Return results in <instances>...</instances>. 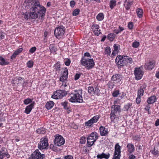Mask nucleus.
Listing matches in <instances>:
<instances>
[{
  "label": "nucleus",
  "mask_w": 159,
  "mask_h": 159,
  "mask_svg": "<svg viewBox=\"0 0 159 159\" xmlns=\"http://www.w3.org/2000/svg\"><path fill=\"white\" fill-rule=\"evenodd\" d=\"M139 45V43L138 42H135L133 43L132 46L134 48H138Z\"/></svg>",
  "instance_id": "nucleus-39"
},
{
  "label": "nucleus",
  "mask_w": 159,
  "mask_h": 159,
  "mask_svg": "<svg viewBox=\"0 0 159 159\" xmlns=\"http://www.w3.org/2000/svg\"><path fill=\"white\" fill-rule=\"evenodd\" d=\"M45 107L48 110L50 109V102H48L46 103Z\"/></svg>",
  "instance_id": "nucleus-59"
},
{
  "label": "nucleus",
  "mask_w": 159,
  "mask_h": 159,
  "mask_svg": "<svg viewBox=\"0 0 159 159\" xmlns=\"http://www.w3.org/2000/svg\"><path fill=\"white\" fill-rule=\"evenodd\" d=\"M36 132L39 134H44L46 132V130L44 128H41L37 129Z\"/></svg>",
  "instance_id": "nucleus-28"
},
{
  "label": "nucleus",
  "mask_w": 159,
  "mask_h": 159,
  "mask_svg": "<svg viewBox=\"0 0 159 159\" xmlns=\"http://www.w3.org/2000/svg\"><path fill=\"white\" fill-rule=\"evenodd\" d=\"M98 134L96 132L91 133L89 136L87 138V144L89 147L92 146L94 143L98 138Z\"/></svg>",
  "instance_id": "nucleus-5"
},
{
  "label": "nucleus",
  "mask_w": 159,
  "mask_h": 159,
  "mask_svg": "<svg viewBox=\"0 0 159 159\" xmlns=\"http://www.w3.org/2000/svg\"><path fill=\"white\" fill-rule=\"evenodd\" d=\"M93 31L94 34L97 36L99 35L101 33V32L100 31V30H98V29Z\"/></svg>",
  "instance_id": "nucleus-48"
},
{
  "label": "nucleus",
  "mask_w": 159,
  "mask_h": 159,
  "mask_svg": "<svg viewBox=\"0 0 159 159\" xmlns=\"http://www.w3.org/2000/svg\"><path fill=\"white\" fill-rule=\"evenodd\" d=\"M85 140H86L85 138L84 137H82V138L80 140V142L82 144L84 143H85Z\"/></svg>",
  "instance_id": "nucleus-62"
},
{
  "label": "nucleus",
  "mask_w": 159,
  "mask_h": 159,
  "mask_svg": "<svg viewBox=\"0 0 159 159\" xmlns=\"http://www.w3.org/2000/svg\"><path fill=\"white\" fill-rule=\"evenodd\" d=\"M110 156V154L109 153H108L107 154H106L104 153H102V154L98 155L97 157L98 159L99 158L101 159L102 158H104L106 159H108L109 157Z\"/></svg>",
  "instance_id": "nucleus-21"
},
{
  "label": "nucleus",
  "mask_w": 159,
  "mask_h": 159,
  "mask_svg": "<svg viewBox=\"0 0 159 159\" xmlns=\"http://www.w3.org/2000/svg\"><path fill=\"white\" fill-rule=\"evenodd\" d=\"M96 18L99 21L102 20L104 18L103 14L102 13H100L97 16Z\"/></svg>",
  "instance_id": "nucleus-30"
},
{
  "label": "nucleus",
  "mask_w": 159,
  "mask_h": 159,
  "mask_svg": "<svg viewBox=\"0 0 159 159\" xmlns=\"http://www.w3.org/2000/svg\"><path fill=\"white\" fill-rule=\"evenodd\" d=\"M36 48L34 47L31 48L29 50V52L31 53H33L36 50Z\"/></svg>",
  "instance_id": "nucleus-46"
},
{
  "label": "nucleus",
  "mask_w": 159,
  "mask_h": 159,
  "mask_svg": "<svg viewBox=\"0 0 159 159\" xmlns=\"http://www.w3.org/2000/svg\"><path fill=\"white\" fill-rule=\"evenodd\" d=\"M48 146V138L46 136H45L40 139L38 144V148L40 150H42L43 149H47Z\"/></svg>",
  "instance_id": "nucleus-4"
},
{
  "label": "nucleus",
  "mask_w": 159,
  "mask_h": 159,
  "mask_svg": "<svg viewBox=\"0 0 159 159\" xmlns=\"http://www.w3.org/2000/svg\"><path fill=\"white\" fill-rule=\"evenodd\" d=\"M125 58L124 56L118 55L115 60L116 62L118 67L124 66L126 64Z\"/></svg>",
  "instance_id": "nucleus-10"
},
{
  "label": "nucleus",
  "mask_w": 159,
  "mask_h": 159,
  "mask_svg": "<svg viewBox=\"0 0 159 159\" xmlns=\"http://www.w3.org/2000/svg\"><path fill=\"white\" fill-rule=\"evenodd\" d=\"M116 3L115 0H111L110 1V6L111 9H112L116 5Z\"/></svg>",
  "instance_id": "nucleus-31"
},
{
  "label": "nucleus",
  "mask_w": 159,
  "mask_h": 159,
  "mask_svg": "<svg viewBox=\"0 0 159 159\" xmlns=\"http://www.w3.org/2000/svg\"><path fill=\"white\" fill-rule=\"evenodd\" d=\"M67 93L66 91L59 90L55 92L51 97L55 99H61Z\"/></svg>",
  "instance_id": "nucleus-7"
},
{
  "label": "nucleus",
  "mask_w": 159,
  "mask_h": 159,
  "mask_svg": "<svg viewBox=\"0 0 159 159\" xmlns=\"http://www.w3.org/2000/svg\"><path fill=\"white\" fill-rule=\"evenodd\" d=\"M133 3L132 1L130 0H125L124 6L125 7L126 9L129 10Z\"/></svg>",
  "instance_id": "nucleus-18"
},
{
  "label": "nucleus",
  "mask_w": 159,
  "mask_h": 159,
  "mask_svg": "<svg viewBox=\"0 0 159 159\" xmlns=\"http://www.w3.org/2000/svg\"><path fill=\"white\" fill-rule=\"evenodd\" d=\"M128 159H134L136 157L133 154L129 155Z\"/></svg>",
  "instance_id": "nucleus-57"
},
{
  "label": "nucleus",
  "mask_w": 159,
  "mask_h": 159,
  "mask_svg": "<svg viewBox=\"0 0 159 159\" xmlns=\"http://www.w3.org/2000/svg\"><path fill=\"white\" fill-rule=\"evenodd\" d=\"M124 57L126 59H125V63L126 62H129V63H131L132 62V59L131 57H129L128 56H124Z\"/></svg>",
  "instance_id": "nucleus-34"
},
{
  "label": "nucleus",
  "mask_w": 159,
  "mask_h": 159,
  "mask_svg": "<svg viewBox=\"0 0 159 159\" xmlns=\"http://www.w3.org/2000/svg\"><path fill=\"white\" fill-rule=\"evenodd\" d=\"M79 12L80 10L78 9H76L73 11L72 15L74 16H76L79 14Z\"/></svg>",
  "instance_id": "nucleus-36"
},
{
  "label": "nucleus",
  "mask_w": 159,
  "mask_h": 159,
  "mask_svg": "<svg viewBox=\"0 0 159 159\" xmlns=\"http://www.w3.org/2000/svg\"><path fill=\"white\" fill-rule=\"evenodd\" d=\"M138 16L139 18H141L143 16V11L140 8H138L136 10Z\"/></svg>",
  "instance_id": "nucleus-25"
},
{
  "label": "nucleus",
  "mask_w": 159,
  "mask_h": 159,
  "mask_svg": "<svg viewBox=\"0 0 159 159\" xmlns=\"http://www.w3.org/2000/svg\"><path fill=\"white\" fill-rule=\"evenodd\" d=\"M56 48H54L53 46H52L51 48L50 49V52H54L56 50Z\"/></svg>",
  "instance_id": "nucleus-63"
},
{
  "label": "nucleus",
  "mask_w": 159,
  "mask_h": 159,
  "mask_svg": "<svg viewBox=\"0 0 159 159\" xmlns=\"http://www.w3.org/2000/svg\"><path fill=\"white\" fill-rule=\"evenodd\" d=\"M111 108L113 109L111 111V114L115 115L120 111V106L116 105L112 106Z\"/></svg>",
  "instance_id": "nucleus-17"
},
{
  "label": "nucleus",
  "mask_w": 159,
  "mask_h": 159,
  "mask_svg": "<svg viewBox=\"0 0 159 159\" xmlns=\"http://www.w3.org/2000/svg\"><path fill=\"white\" fill-rule=\"evenodd\" d=\"M113 47H114V50L113 51H115V52H119V51H118V46H117L116 44H114V46H113Z\"/></svg>",
  "instance_id": "nucleus-54"
},
{
  "label": "nucleus",
  "mask_w": 159,
  "mask_h": 159,
  "mask_svg": "<svg viewBox=\"0 0 159 159\" xmlns=\"http://www.w3.org/2000/svg\"><path fill=\"white\" fill-rule=\"evenodd\" d=\"M119 94V92L118 90H116L113 92L112 96L114 97H116Z\"/></svg>",
  "instance_id": "nucleus-45"
},
{
  "label": "nucleus",
  "mask_w": 159,
  "mask_h": 159,
  "mask_svg": "<svg viewBox=\"0 0 159 159\" xmlns=\"http://www.w3.org/2000/svg\"><path fill=\"white\" fill-rule=\"evenodd\" d=\"M126 147L127 148V151L129 153H131L134 152L135 148L132 144L131 143H128Z\"/></svg>",
  "instance_id": "nucleus-19"
},
{
  "label": "nucleus",
  "mask_w": 159,
  "mask_h": 159,
  "mask_svg": "<svg viewBox=\"0 0 159 159\" xmlns=\"http://www.w3.org/2000/svg\"><path fill=\"white\" fill-rule=\"evenodd\" d=\"M133 139L135 140L140 141V137L139 135H136L134 137Z\"/></svg>",
  "instance_id": "nucleus-50"
},
{
  "label": "nucleus",
  "mask_w": 159,
  "mask_h": 159,
  "mask_svg": "<svg viewBox=\"0 0 159 159\" xmlns=\"http://www.w3.org/2000/svg\"><path fill=\"white\" fill-rule=\"evenodd\" d=\"M128 27L130 29H131L133 28V24L131 22H129L128 24Z\"/></svg>",
  "instance_id": "nucleus-55"
},
{
  "label": "nucleus",
  "mask_w": 159,
  "mask_h": 159,
  "mask_svg": "<svg viewBox=\"0 0 159 159\" xmlns=\"http://www.w3.org/2000/svg\"><path fill=\"white\" fill-rule=\"evenodd\" d=\"M65 143V140L63 137L60 135H56L54 140V145L56 146H61Z\"/></svg>",
  "instance_id": "nucleus-8"
},
{
  "label": "nucleus",
  "mask_w": 159,
  "mask_h": 159,
  "mask_svg": "<svg viewBox=\"0 0 159 159\" xmlns=\"http://www.w3.org/2000/svg\"><path fill=\"white\" fill-rule=\"evenodd\" d=\"M27 66L29 68H31L33 66L34 62L32 60L29 61L27 63Z\"/></svg>",
  "instance_id": "nucleus-33"
},
{
  "label": "nucleus",
  "mask_w": 159,
  "mask_h": 159,
  "mask_svg": "<svg viewBox=\"0 0 159 159\" xmlns=\"http://www.w3.org/2000/svg\"><path fill=\"white\" fill-rule=\"evenodd\" d=\"M70 61L69 59H67L65 62V64L66 66H69L70 65Z\"/></svg>",
  "instance_id": "nucleus-52"
},
{
  "label": "nucleus",
  "mask_w": 159,
  "mask_h": 159,
  "mask_svg": "<svg viewBox=\"0 0 159 159\" xmlns=\"http://www.w3.org/2000/svg\"><path fill=\"white\" fill-rule=\"evenodd\" d=\"M80 75L79 74H76L75 76V80H78L80 76Z\"/></svg>",
  "instance_id": "nucleus-56"
},
{
  "label": "nucleus",
  "mask_w": 159,
  "mask_h": 159,
  "mask_svg": "<svg viewBox=\"0 0 159 159\" xmlns=\"http://www.w3.org/2000/svg\"><path fill=\"white\" fill-rule=\"evenodd\" d=\"M65 28L61 26L57 28L54 30V34L57 38L62 37L64 35L65 32Z\"/></svg>",
  "instance_id": "nucleus-6"
},
{
  "label": "nucleus",
  "mask_w": 159,
  "mask_h": 159,
  "mask_svg": "<svg viewBox=\"0 0 159 159\" xmlns=\"http://www.w3.org/2000/svg\"><path fill=\"white\" fill-rule=\"evenodd\" d=\"M88 92L89 93H91L93 91H94V89L92 87H88Z\"/></svg>",
  "instance_id": "nucleus-49"
},
{
  "label": "nucleus",
  "mask_w": 159,
  "mask_h": 159,
  "mask_svg": "<svg viewBox=\"0 0 159 159\" xmlns=\"http://www.w3.org/2000/svg\"><path fill=\"white\" fill-rule=\"evenodd\" d=\"M154 63L153 61H150L146 63L145 65V68L147 70H152L154 68Z\"/></svg>",
  "instance_id": "nucleus-16"
},
{
  "label": "nucleus",
  "mask_w": 159,
  "mask_h": 159,
  "mask_svg": "<svg viewBox=\"0 0 159 159\" xmlns=\"http://www.w3.org/2000/svg\"><path fill=\"white\" fill-rule=\"evenodd\" d=\"M132 105L130 103H128L125 106L124 110L127 111L129 108Z\"/></svg>",
  "instance_id": "nucleus-42"
},
{
  "label": "nucleus",
  "mask_w": 159,
  "mask_h": 159,
  "mask_svg": "<svg viewBox=\"0 0 159 159\" xmlns=\"http://www.w3.org/2000/svg\"><path fill=\"white\" fill-rule=\"evenodd\" d=\"M81 64L89 69L92 68L94 65V62L93 59L86 58L85 57L82 58Z\"/></svg>",
  "instance_id": "nucleus-3"
},
{
  "label": "nucleus",
  "mask_w": 159,
  "mask_h": 159,
  "mask_svg": "<svg viewBox=\"0 0 159 159\" xmlns=\"http://www.w3.org/2000/svg\"><path fill=\"white\" fill-rule=\"evenodd\" d=\"M141 97L138 96L136 98V102L137 104H139L141 102Z\"/></svg>",
  "instance_id": "nucleus-53"
},
{
  "label": "nucleus",
  "mask_w": 159,
  "mask_h": 159,
  "mask_svg": "<svg viewBox=\"0 0 159 159\" xmlns=\"http://www.w3.org/2000/svg\"><path fill=\"white\" fill-rule=\"evenodd\" d=\"M118 52H115V51H113V52H112L111 57H113L114 56H115L116 54H117Z\"/></svg>",
  "instance_id": "nucleus-61"
},
{
  "label": "nucleus",
  "mask_w": 159,
  "mask_h": 159,
  "mask_svg": "<svg viewBox=\"0 0 159 159\" xmlns=\"http://www.w3.org/2000/svg\"><path fill=\"white\" fill-rule=\"evenodd\" d=\"M111 116L110 118L111 119V121H113L114 119L115 118L116 114L113 115L111 113Z\"/></svg>",
  "instance_id": "nucleus-58"
},
{
  "label": "nucleus",
  "mask_w": 159,
  "mask_h": 159,
  "mask_svg": "<svg viewBox=\"0 0 159 159\" xmlns=\"http://www.w3.org/2000/svg\"><path fill=\"white\" fill-rule=\"evenodd\" d=\"M151 152L154 155H156L158 154L159 151L154 148L153 150H151Z\"/></svg>",
  "instance_id": "nucleus-40"
},
{
  "label": "nucleus",
  "mask_w": 159,
  "mask_h": 159,
  "mask_svg": "<svg viewBox=\"0 0 159 159\" xmlns=\"http://www.w3.org/2000/svg\"><path fill=\"white\" fill-rule=\"evenodd\" d=\"M64 159H73V157L71 156L68 155L64 157Z\"/></svg>",
  "instance_id": "nucleus-64"
},
{
  "label": "nucleus",
  "mask_w": 159,
  "mask_h": 159,
  "mask_svg": "<svg viewBox=\"0 0 159 159\" xmlns=\"http://www.w3.org/2000/svg\"><path fill=\"white\" fill-rule=\"evenodd\" d=\"M68 70L66 68H65L64 71L62 76H66L68 77Z\"/></svg>",
  "instance_id": "nucleus-44"
},
{
  "label": "nucleus",
  "mask_w": 159,
  "mask_h": 159,
  "mask_svg": "<svg viewBox=\"0 0 159 159\" xmlns=\"http://www.w3.org/2000/svg\"><path fill=\"white\" fill-rule=\"evenodd\" d=\"M121 147L119 145V143H117L115 147V152L114 156L120 158L121 157Z\"/></svg>",
  "instance_id": "nucleus-13"
},
{
  "label": "nucleus",
  "mask_w": 159,
  "mask_h": 159,
  "mask_svg": "<svg viewBox=\"0 0 159 159\" xmlns=\"http://www.w3.org/2000/svg\"><path fill=\"white\" fill-rule=\"evenodd\" d=\"M99 28V25L96 24L93 25L92 26V29L93 31L97 30Z\"/></svg>",
  "instance_id": "nucleus-38"
},
{
  "label": "nucleus",
  "mask_w": 159,
  "mask_h": 159,
  "mask_svg": "<svg viewBox=\"0 0 159 159\" xmlns=\"http://www.w3.org/2000/svg\"><path fill=\"white\" fill-rule=\"evenodd\" d=\"M156 97L155 96H153L148 98L147 102L148 104H151L154 103L156 102Z\"/></svg>",
  "instance_id": "nucleus-23"
},
{
  "label": "nucleus",
  "mask_w": 159,
  "mask_h": 159,
  "mask_svg": "<svg viewBox=\"0 0 159 159\" xmlns=\"http://www.w3.org/2000/svg\"><path fill=\"white\" fill-rule=\"evenodd\" d=\"M70 6L72 7H74L75 5V2L74 1H72L70 2Z\"/></svg>",
  "instance_id": "nucleus-60"
},
{
  "label": "nucleus",
  "mask_w": 159,
  "mask_h": 159,
  "mask_svg": "<svg viewBox=\"0 0 159 159\" xmlns=\"http://www.w3.org/2000/svg\"><path fill=\"white\" fill-rule=\"evenodd\" d=\"M9 62L7 61L2 56H0V65L1 66H5L8 65Z\"/></svg>",
  "instance_id": "nucleus-22"
},
{
  "label": "nucleus",
  "mask_w": 159,
  "mask_h": 159,
  "mask_svg": "<svg viewBox=\"0 0 159 159\" xmlns=\"http://www.w3.org/2000/svg\"><path fill=\"white\" fill-rule=\"evenodd\" d=\"M54 69H56V71H59L60 70V66L59 63H57L54 66Z\"/></svg>",
  "instance_id": "nucleus-37"
},
{
  "label": "nucleus",
  "mask_w": 159,
  "mask_h": 159,
  "mask_svg": "<svg viewBox=\"0 0 159 159\" xmlns=\"http://www.w3.org/2000/svg\"><path fill=\"white\" fill-rule=\"evenodd\" d=\"M32 102V99L29 98H28L25 99L24 101V103L25 105H28L30 103H31Z\"/></svg>",
  "instance_id": "nucleus-32"
},
{
  "label": "nucleus",
  "mask_w": 159,
  "mask_h": 159,
  "mask_svg": "<svg viewBox=\"0 0 159 159\" xmlns=\"http://www.w3.org/2000/svg\"><path fill=\"white\" fill-rule=\"evenodd\" d=\"M116 35L114 33H111L107 36V39L110 41H112L115 37Z\"/></svg>",
  "instance_id": "nucleus-29"
},
{
  "label": "nucleus",
  "mask_w": 159,
  "mask_h": 159,
  "mask_svg": "<svg viewBox=\"0 0 159 159\" xmlns=\"http://www.w3.org/2000/svg\"><path fill=\"white\" fill-rule=\"evenodd\" d=\"M100 90L99 88L98 87H96L95 89V90L94 91V93L95 94L97 95H99L100 94Z\"/></svg>",
  "instance_id": "nucleus-41"
},
{
  "label": "nucleus",
  "mask_w": 159,
  "mask_h": 159,
  "mask_svg": "<svg viewBox=\"0 0 159 159\" xmlns=\"http://www.w3.org/2000/svg\"><path fill=\"white\" fill-rule=\"evenodd\" d=\"M145 88L141 87L140 89H139L138 92V96L141 97L143 96V94L144 90Z\"/></svg>",
  "instance_id": "nucleus-27"
},
{
  "label": "nucleus",
  "mask_w": 159,
  "mask_h": 159,
  "mask_svg": "<svg viewBox=\"0 0 159 159\" xmlns=\"http://www.w3.org/2000/svg\"><path fill=\"white\" fill-rule=\"evenodd\" d=\"M111 52V49L109 47H107L105 48L104 53L107 56L110 55Z\"/></svg>",
  "instance_id": "nucleus-26"
},
{
  "label": "nucleus",
  "mask_w": 159,
  "mask_h": 159,
  "mask_svg": "<svg viewBox=\"0 0 159 159\" xmlns=\"http://www.w3.org/2000/svg\"><path fill=\"white\" fill-rule=\"evenodd\" d=\"M93 122L92 121V120L90 119V120H88L87 122H85V125L88 126H91V125H93Z\"/></svg>",
  "instance_id": "nucleus-43"
},
{
  "label": "nucleus",
  "mask_w": 159,
  "mask_h": 159,
  "mask_svg": "<svg viewBox=\"0 0 159 159\" xmlns=\"http://www.w3.org/2000/svg\"><path fill=\"white\" fill-rule=\"evenodd\" d=\"M134 74L136 79L138 80L142 78L143 72L140 68H136L134 71Z\"/></svg>",
  "instance_id": "nucleus-11"
},
{
  "label": "nucleus",
  "mask_w": 159,
  "mask_h": 159,
  "mask_svg": "<svg viewBox=\"0 0 159 159\" xmlns=\"http://www.w3.org/2000/svg\"><path fill=\"white\" fill-rule=\"evenodd\" d=\"M24 4L26 8H30L29 12L22 14V17L25 20L36 19L44 16L46 9L40 5L39 0H25Z\"/></svg>",
  "instance_id": "nucleus-1"
},
{
  "label": "nucleus",
  "mask_w": 159,
  "mask_h": 159,
  "mask_svg": "<svg viewBox=\"0 0 159 159\" xmlns=\"http://www.w3.org/2000/svg\"><path fill=\"white\" fill-rule=\"evenodd\" d=\"M50 149H52L54 151H56L57 150V148L54 146L53 144H50Z\"/></svg>",
  "instance_id": "nucleus-51"
},
{
  "label": "nucleus",
  "mask_w": 159,
  "mask_h": 159,
  "mask_svg": "<svg viewBox=\"0 0 159 159\" xmlns=\"http://www.w3.org/2000/svg\"><path fill=\"white\" fill-rule=\"evenodd\" d=\"M35 104V102L33 101L30 105L27 106L25 108L24 112L26 113L27 114H29L32 109L34 108V106Z\"/></svg>",
  "instance_id": "nucleus-14"
},
{
  "label": "nucleus",
  "mask_w": 159,
  "mask_h": 159,
  "mask_svg": "<svg viewBox=\"0 0 159 159\" xmlns=\"http://www.w3.org/2000/svg\"><path fill=\"white\" fill-rule=\"evenodd\" d=\"M0 152L4 154V157H6L7 158H10V155L8 154L7 151L5 148H2L0 150Z\"/></svg>",
  "instance_id": "nucleus-20"
},
{
  "label": "nucleus",
  "mask_w": 159,
  "mask_h": 159,
  "mask_svg": "<svg viewBox=\"0 0 159 159\" xmlns=\"http://www.w3.org/2000/svg\"><path fill=\"white\" fill-rule=\"evenodd\" d=\"M45 157L44 154H42L39 150L37 149L33 152L29 158L31 159H43Z\"/></svg>",
  "instance_id": "nucleus-9"
},
{
  "label": "nucleus",
  "mask_w": 159,
  "mask_h": 159,
  "mask_svg": "<svg viewBox=\"0 0 159 159\" xmlns=\"http://www.w3.org/2000/svg\"><path fill=\"white\" fill-rule=\"evenodd\" d=\"M99 130L101 135L102 136H107L108 133L107 129L105 128V127L102 126H101L99 128Z\"/></svg>",
  "instance_id": "nucleus-15"
},
{
  "label": "nucleus",
  "mask_w": 159,
  "mask_h": 159,
  "mask_svg": "<svg viewBox=\"0 0 159 159\" xmlns=\"http://www.w3.org/2000/svg\"><path fill=\"white\" fill-rule=\"evenodd\" d=\"M67 103V102L65 101V102H61V104L64 107V108L65 109L68 110L67 112L69 113L70 111L69 110V107L68 106Z\"/></svg>",
  "instance_id": "nucleus-24"
},
{
  "label": "nucleus",
  "mask_w": 159,
  "mask_h": 159,
  "mask_svg": "<svg viewBox=\"0 0 159 159\" xmlns=\"http://www.w3.org/2000/svg\"><path fill=\"white\" fill-rule=\"evenodd\" d=\"M67 78V77L66 76H61L60 78V81H61L63 82L66 80Z\"/></svg>",
  "instance_id": "nucleus-47"
},
{
  "label": "nucleus",
  "mask_w": 159,
  "mask_h": 159,
  "mask_svg": "<svg viewBox=\"0 0 159 159\" xmlns=\"http://www.w3.org/2000/svg\"><path fill=\"white\" fill-rule=\"evenodd\" d=\"M111 79L114 83L120 84L122 79V76L120 74H116L112 76Z\"/></svg>",
  "instance_id": "nucleus-12"
},
{
  "label": "nucleus",
  "mask_w": 159,
  "mask_h": 159,
  "mask_svg": "<svg viewBox=\"0 0 159 159\" xmlns=\"http://www.w3.org/2000/svg\"><path fill=\"white\" fill-rule=\"evenodd\" d=\"M99 118V117L98 116H94L91 119V120H92V121L93 122V123H96L98 121Z\"/></svg>",
  "instance_id": "nucleus-35"
},
{
  "label": "nucleus",
  "mask_w": 159,
  "mask_h": 159,
  "mask_svg": "<svg viewBox=\"0 0 159 159\" xmlns=\"http://www.w3.org/2000/svg\"><path fill=\"white\" fill-rule=\"evenodd\" d=\"M82 94V90H78L75 92V93L70 94L68 99L70 102H72L82 103L83 102Z\"/></svg>",
  "instance_id": "nucleus-2"
}]
</instances>
